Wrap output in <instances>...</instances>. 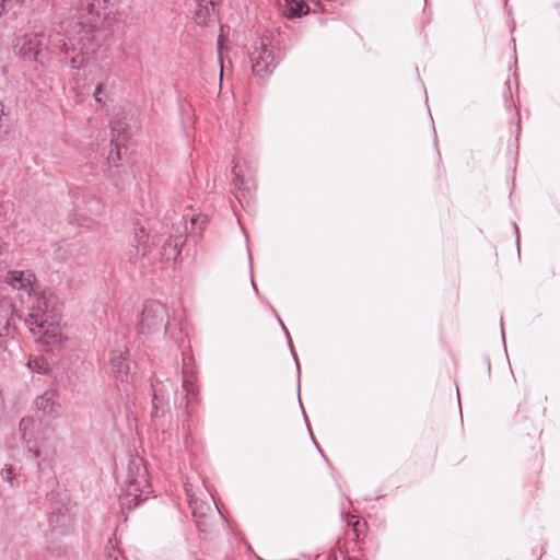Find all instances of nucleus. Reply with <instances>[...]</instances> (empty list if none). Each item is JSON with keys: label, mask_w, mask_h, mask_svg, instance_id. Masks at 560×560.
I'll use <instances>...</instances> for the list:
<instances>
[{"label": "nucleus", "mask_w": 560, "mask_h": 560, "mask_svg": "<svg viewBox=\"0 0 560 560\" xmlns=\"http://www.w3.org/2000/svg\"><path fill=\"white\" fill-rule=\"evenodd\" d=\"M16 5L13 2H8L7 0H0V18L7 13L9 10L15 8Z\"/></svg>", "instance_id": "nucleus-20"}, {"label": "nucleus", "mask_w": 560, "mask_h": 560, "mask_svg": "<svg viewBox=\"0 0 560 560\" xmlns=\"http://www.w3.org/2000/svg\"><path fill=\"white\" fill-rule=\"evenodd\" d=\"M7 282L13 289L31 293L35 290L36 279L31 271H10L7 275Z\"/></svg>", "instance_id": "nucleus-10"}, {"label": "nucleus", "mask_w": 560, "mask_h": 560, "mask_svg": "<svg viewBox=\"0 0 560 560\" xmlns=\"http://www.w3.org/2000/svg\"><path fill=\"white\" fill-rule=\"evenodd\" d=\"M166 307L158 301H149L143 305L138 325L140 334L150 335L165 328Z\"/></svg>", "instance_id": "nucleus-3"}, {"label": "nucleus", "mask_w": 560, "mask_h": 560, "mask_svg": "<svg viewBox=\"0 0 560 560\" xmlns=\"http://www.w3.org/2000/svg\"><path fill=\"white\" fill-rule=\"evenodd\" d=\"M103 77H104L105 80H107L108 77H109V73L107 71H104Z\"/></svg>", "instance_id": "nucleus-24"}, {"label": "nucleus", "mask_w": 560, "mask_h": 560, "mask_svg": "<svg viewBox=\"0 0 560 560\" xmlns=\"http://www.w3.org/2000/svg\"><path fill=\"white\" fill-rule=\"evenodd\" d=\"M47 46L46 37L42 33H27L15 40L16 55L25 61H38V56Z\"/></svg>", "instance_id": "nucleus-4"}, {"label": "nucleus", "mask_w": 560, "mask_h": 560, "mask_svg": "<svg viewBox=\"0 0 560 560\" xmlns=\"http://www.w3.org/2000/svg\"><path fill=\"white\" fill-rule=\"evenodd\" d=\"M28 330L45 345L62 341L61 313L58 298L48 292L37 294L25 319Z\"/></svg>", "instance_id": "nucleus-2"}, {"label": "nucleus", "mask_w": 560, "mask_h": 560, "mask_svg": "<svg viewBox=\"0 0 560 560\" xmlns=\"http://www.w3.org/2000/svg\"><path fill=\"white\" fill-rule=\"evenodd\" d=\"M32 423H33V420H31V419H22L20 422V428L23 431H25Z\"/></svg>", "instance_id": "nucleus-21"}, {"label": "nucleus", "mask_w": 560, "mask_h": 560, "mask_svg": "<svg viewBox=\"0 0 560 560\" xmlns=\"http://www.w3.org/2000/svg\"><path fill=\"white\" fill-rule=\"evenodd\" d=\"M183 388L186 392V410L188 413H191L195 408V401L198 396V386L196 385V377L192 373L188 374L184 372L183 376Z\"/></svg>", "instance_id": "nucleus-14"}, {"label": "nucleus", "mask_w": 560, "mask_h": 560, "mask_svg": "<svg viewBox=\"0 0 560 560\" xmlns=\"http://www.w3.org/2000/svg\"><path fill=\"white\" fill-rule=\"evenodd\" d=\"M36 407L49 417H58L61 410L58 393L51 389L46 390L36 399Z\"/></svg>", "instance_id": "nucleus-11"}, {"label": "nucleus", "mask_w": 560, "mask_h": 560, "mask_svg": "<svg viewBox=\"0 0 560 560\" xmlns=\"http://www.w3.org/2000/svg\"><path fill=\"white\" fill-rule=\"evenodd\" d=\"M8 2H13L16 7H21L26 0H7Z\"/></svg>", "instance_id": "nucleus-23"}, {"label": "nucleus", "mask_w": 560, "mask_h": 560, "mask_svg": "<svg viewBox=\"0 0 560 560\" xmlns=\"http://www.w3.org/2000/svg\"><path fill=\"white\" fill-rule=\"evenodd\" d=\"M127 357V350H117L110 353L109 359L110 370L115 380L122 384L130 383L132 381V374L130 373V365Z\"/></svg>", "instance_id": "nucleus-8"}, {"label": "nucleus", "mask_w": 560, "mask_h": 560, "mask_svg": "<svg viewBox=\"0 0 560 560\" xmlns=\"http://www.w3.org/2000/svg\"><path fill=\"white\" fill-rule=\"evenodd\" d=\"M184 243L185 237L183 235H170L160 252L161 260L164 262L175 261L180 254Z\"/></svg>", "instance_id": "nucleus-12"}, {"label": "nucleus", "mask_w": 560, "mask_h": 560, "mask_svg": "<svg viewBox=\"0 0 560 560\" xmlns=\"http://www.w3.org/2000/svg\"><path fill=\"white\" fill-rule=\"evenodd\" d=\"M27 365L33 372L39 374H47L50 371L49 363L44 357L30 359Z\"/></svg>", "instance_id": "nucleus-16"}, {"label": "nucleus", "mask_w": 560, "mask_h": 560, "mask_svg": "<svg viewBox=\"0 0 560 560\" xmlns=\"http://www.w3.org/2000/svg\"><path fill=\"white\" fill-rule=\"evenodd\" d=\"M130 249L128 250V259L136 264L139 257H148L152 252L150 245V235L143 226H136L129 240Z\"/></svg>", "instance_id": "nucleus-6"}, {"label": "nucleus", "mask_w": 560, "mask_h": 560, "mask_svg": "<svg viewBox=\"0 0 560 560\" xmlns=\"http://www.w3.org/2000/svg\"><path fill=\"white\" fill-rule=\"evenodd\" d=\"M105 91V83L100 82L94 91V98L98 104H105V101L102 97L103 92Z\"/></svg>", "instance_id": "nucleus-18"}, {"label": "nucleus", "mask_w": 560, "mask_h": 560, "mask_svg": "<svg viewBox=\"0 0 560 560\" xmlns=\"http://www.w3.org/2000/svg\"><path fill=\"white\" fill-rule=\"evenodd\" d=\"M253 72L258 77H265L276 69L277 58L273 49L264 39L259 40L250 54Z\"/></svg>", "instance_id": "nucleus-5"}, {"label": "nucleus", "mask_w": 560, "mask_h": 560, "mask_svg": "<svg viewBox=\"0 0 560 560\" xmlns=\"http://www.w3.org/2000/svg\"><path fill=\"white\" fill-rule=\"evenodd\" d=\"M110 0H81L78 11L79 37H68V42L60 45V51L69 57L72 69L85 67L96 54L98 43L94 30L103 24L108 15Z\"/></svg>", "instance_id": "nucleus-1"}, {"label": "nucleus", "mask_w": 560, "mask_h": 560, "mask_svg": "<svg viewBox=\"0 0 560 560\" xmlns=\"http://www.w3.org/2000/svg\"><path fill=\"white\" fill-rule=\"evenodd\" d=\"M148 488L147 476L143 471L138 479L128 478L125 500L128 505H138L140 501L144 500L143 494H148L149 491L144 490Z\"/></svg>", "instance_id": "nucleus-9"}, {"label": "nucleus", "mask_w": 560, "mask_h": 560, "mask_svg": "<svg viewBox=\"0 0 560 560\" xmlns=\"http://www.w3.org/2000/svg\"><path fill=\"white\" fill-rule=\"evenodd\" d=\"M219 62H220V80L223 78V59H222V35L218 38Z\"/></svg>", "instance_id": "nucleus-19"}, {"label": "nucleus", "mask_w": 560, "mask_h": 560, "mask_svg": "<svg viewBox=\"0 0 560 560\" xmlns=\"http://www.w3.org/2000/svg\"><path fill=\"white\" fill-rule=\"evenodd\" d=\"M347 523H348L349 526H351L354 538L358 539L359 538V525H360V522L358 520H355V516L347 515Z\"/></svg>", "instance_id": "nucleus-17"}, {"label": "nucleus", "mask_w": 560, "mask_h": 560, "mask_svg": "<svg viewBox=\"0 0 560 560\" xmlns=\"http://www.w3.org/2000/svg\"><path fill=\"white\" fill-rule=\"evenodd\" d=\"M15 330V307L9 299H2L0 300V347H3L4 338L13 337Z\"/></svg>", "instance_id": "nucleus-7"}, {"label": "nucleus", "mask_w": 560, "mask_h": 560, "mask_svg": "<svg viewBox=\"0 0 560 560\" xmlns=\"http://www.w3.org/2000/svg\"><path fill=\"white\" fill-rule=\"evenodd\" d=\"M2 475L4 478L10 480L12 478V468H7L2 470Z\"/></svg>", "instance_id": "nucleus-22"}, {"label": "nucleus", "mask_w": 560, "mask_h": 560, "mask_svg": "<svg viewBox=\"0 0 560 560\" xmlns=\"http://www.w3.org/2000/svg\"><path fill=\"white\" fill-rule=\"evenodd\" d=\"M215 18L214 5L210 0H199L196 12L195 21L199 25H208Z\"/></svg>", "instance_id": "nucleus-15"}, {"label": "nucleus", "mask_w": 560, "mask_h": 560, "mask_svg": "<svg viewBox=\"0 0 560 560\" xmlns=\"http://www.w3.org/2000/svg\"><path fill=\"white\" fill-rule=\"evenodd\" d=\"M282 15L289 19L300 18L308 13V5L302 0H277Z\"/></svg>", "instance_id": "nucleus-13"}]
</instances>
